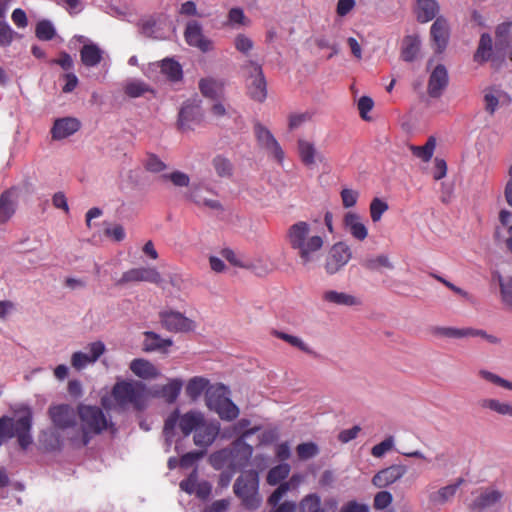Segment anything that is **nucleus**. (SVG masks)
Instances as JSON below:
<instances>
[{"label":"nucleus","instance_id":"obj_1","mask_svg":"<svg viewBox=\"0 0 512 512\" xmlns=\"http://www.w3.org/2000/svg\"><path fill=\"white\" fill-rule=\"evenodd\" d=\"M77 415L80 420V429L68 438L74 448L87 446L93 436L114 426L98 406L80 404L77 407Z\"/></svg>","mask_w":512,"mask_h":512},{"label":"nucleus","instance_id":"obj_2","mask_svg":"<svg viewBox=\"0 0 512 512\" xmlns=\"http://www.w3.org/2000/svg\"><path fill=\"white\" fill-rule=\"evenodd\" d=\"M286 241L297 252L303 265L310 263L324 245V238L306 221H298L289 226Z\"/></svg>","mask_w":512,"mask_h":512},{"label":"nucleus","instance_id":"obj_3","mask_svg":"<svg viewBox=\"0 0 512 512\" xmlns=\"http://www.w3.org/2000/svg\"><path fill=\"white\" fill-rule=\"evenodd\" d=\"M112 396L121 407L131 405L135 410L142 411L147 406L146 385L141 381L117 382L113 386Z\"/></svg>","mask_w":512,"mask_h":512},{"label":"nucleus","instance_id":"obj_4","mask_svg":"<svg viewBox=\"0 0 512 512\" xmlns=\"http://www.w3.org/2000/svg\"><path fill=\"white\" fill-rule=\"evenodd\" d=\"M241 71L249 98L263 103L267 98L268 91L262 66L253 60H247L241 65Z\"/></svg>","mask_w":512,"mask_h":512},{"label":"nucleus","instance_id":"obj_5","mask_svg":"<svg viewBox=\"0 0 512 512\" xmlns=\"http://www.w3.org/2000/svg\"><path fill=\"white\" fill-rule=\"evenodd\" d=\"M233 491L247 509L253 510L260 506L259 476L256 471L249 470L243 472L236 479Z\"/></svg>","mask_w":512,"mask_h":512},{"label":"nucleus","instance_id":"obj_6","mask_svg":"<svg viewBox=\"0 0 512 512\" xmlns=\"http://www.w3.org/2000/svg\"><path fill=\"white\" fill-rule=\"evenodd\" d=\"M159 319L162 327L173 333H186L193 331L195 323L184 314L171 309H165L159 312Z\"/></svg>","mask_w":512,"mask_h":512},{"label":"nucleus","instance_id":"obj_7","mask_svg":"<svg viewBox=\"0 0 512 512\" xmlns=\"http://www.w3.org/2000/svg\"><path fill=\"white\" fill-rule=\"evenodd\" d=\"M254 134L258 145L265 149L279 164H282L285 154L271 131L260 122H256L254 124Z\"/></svg>","mask_w":512,"mask_h":512},{"label":"nucleus","instance_id":"obj_8","mask_svg":"<svg viewBox=\"0 0 512 512\" xmlns=\"http://www.w3.org/2000/svg\"><path fill=\"white\" fill-rule=\"evenodd\" d=\"M433 335L443 338L461 339L467 337H481L492 344L499 343L496 336L487 334L486 331L470 327L456 328V327H435L432 331Z\"/></svg>","mask_w":512,"mask_h":512},{"label":"nucleus","instance_id":"obj_9","mask_svg":"<svg viewBox=\"0 0 512 512\" xmlns=\"http://www.w3.org/2000/svg\"><path fill=\"white\" fill-rule=\"evenodd\" d=\"M49 418L55 428L67 430L77 425V413L69 404L52 405L48 409Z\"/></svg>","mask_w":512,"mask_h":512},{"label":"nucleus","instance_id":"obj_10","mask_svg":"<svg viewBox=\"0 0 512 512\" xmlns=\"http://www.w3.org/2000/svg\"><path fill=\"white\" fill-rule=\"evenodd\" d=\"M86 352L77 351L71 356V365L74 369L80 371L89 364H94L106 351L105 344L98 340L89 343L85 347Z\"/></svg>","mask_w":512,"mask_h":512},{"label":"nucleus","instance_id":"obj_11","mask_svg":"<svg viewBox=\"0 0 512 512\" xmlns=\"http://www.w3.org/2000/svg\"><path fill=\"white\" fill-rule=\"evenodd\" d=\"M131 282H149L159 285L162 277L155 267H138L124 272L116 285L122 286Z\"/></svg>","mask_w":512,"mask_h":512},{"label":"nucleus","instance_id":"obj_12","mask_svg":"<svg viewBox=\"0 0 512 512\" xmlns=\"http://www.w3.org/2000/svg\"><path fill=\"white\" fill-rule=\"evenodd\" d=\"M351 258L350 248L343 242L332 246L326 260L325 269L328 274L337 273Z\"/></svg>","mask_w":512,"mask_h":512},{"label":"nucleus","instance_id":"obj_13","mask_svg":"<svg viewBox=\"0 0 512 512\" xmlns=\"http://www.w3.org/2000/svg\"><path fill=\"white\" fill-rule=\"evenodd\" d=\"M21 413L19 418L16 420V434L18 443L22 449H27L32 443V437L30 430L32 426V411L28 406H22L17 411Z\"/></svg>","mask_w":512,"mask_h":512},{"label":"nucleus","instance_id":"obj_14","mask_svg":"<svg viewBox=\"0 0 512 512\" xmlns=\"http://www.w3.org/2000/svg\"><path fill=\"white\" fill-rule=\"evenodd\" d=\"M448 84V71L443 64H438L429 76L427 93L432 98H440Z\"/></svg>","mask_w":512,"mask_h":512},{"label":"nucleus","instance_id":"obj_15","mask_svg":"<svg viewBox=\"0 0 512 512\" xmlns=\"http://www.w3.org/2000/svg\"><path fill=\"white\" fill-rule=\"evenodd\" d=\"M430 35L436 46L435 52L442 53L446 49L450 37V27L448 21L443 16L436 18L431 26Z\"/></svg>","mask_w":512,"mask_h":512},{"label":"nucleus","instance_id":"obj_16","mask_svg":"<svg viewBox=\"0 0 512 512\" xmlns=\"http://www.w3.org/2000/svg\"><path fill=\"white\" fill-rule=\"evenodd\" d=\"M182 387L183 381L181 379H169L167 384L153 387L151 395L163 399L167 404H173L179 397Z\"/></svg>","mask_w":512,"mask_h":512},{"label":"nucleus","instance_id":"obj_17","mask_svg":"<svg viewBox=\"0 0 512 512\" xmlns=\"http://www.w3.org/2000/svg\"><path fill=\"white\" fill-rule=\"evenodd\" d=\"M406 472L407 468L404 465H391L376 473L372 479V483L378 488H384L402 478Z\"/></svg>","mask_w":512,"mask_h":512},{"label":"nucleus","instance_id":"obj_18","mask_svg":"<svg viewBox=\"0 0 512 512\" xmlns=\"http://www.w3.org/2000/svg\"><path fill=\"white\" fill-rule=\"evenodd\" d=\"M230 452V469L232 472H235L247 466L252 456L253 449L250 445L237 441L233 444Z\"/></svg>","mask_w":512,"mask_h":512},{"label":"nucleus","instance_id":"obj_19","mask_svg":"<svg viewBox=\"0 0 512 512\" xmlns=\"http://www.w3.org/2000/svg\"><path fill=\"white\" fill-rule=\"evenodd\" d=\"M184 36L190 46L197 47L203 52H207L212 48V42L204 37L202 28L196 21H191L187 24Z\"/></svg>","mask_w":512,"mask_h":512},{"label":"nucleus","instance_id":"obj_20","mask_svg":"<svg viewBox=\"0 0 512 512\" xmlns=\"http://www.w3.org/2000/svg\"><path fill=\"white\" fill-rule=\"evenodd\" d=\"M80 129V122L76 118L66 117L57 119L51 129L52 138L61 140L69 137Z\"/></svg>","mask_w":512,"mask_h":512},{"label":"nucleus","instance_id":"obj_21","mask_svg":"<svg viewBox=\"0 0 512 512\" xmlns=\"http://www.w3.org/2000/svg\"><path fill=\"white\" fill-rule=\"evenodd\" d=\"M202 119L201 109L198 105L186 103L182 106L178 115V127L182 131L191 128V124L199 123Z\"/></svg>","mask_w":512,"mask_h":512},{"label":"nucleus","instance_id":"obj_22","mask_svg":"<svg viewBox=\"0 0 512 512\" xmlns=\"http://www.w3.org/2000/svg\"><path fill=\"white\" fill-rule=\"evenodd\" d=\"M343 223L345 228L356 240L364 241L367 238L368 230L357 213L348 212L344 216Z\"/></svg>","mask_w":512,"mask_h":512},{"label":"nucleus","instance_id":"obj_23","mask_svg":"<svg viewBox=\"0 0 512 512\" xmlns=\"http://www.w3.org/2000/svg\"><path fill=\"white\" fill-rule=\"evenodd\" d=\"M130 370L137 377L145 380L156 379L161 375L159 369L154 364L143 358L132 360Z\"/></svg>","mask_w":512,"mask_h":512},{"label":"nucleus","instance_id":"obj_24","mask_svg":"<svg viewBox=\"0 0 512 512\" xmlns=\"http://www.w3.org/2000/svg\"><path fill=\"white\" fill-rule=\"evenodd\" d=\"M229 394L228 388L221 384L217 383L214 385H210L205 393V401L206 405L210 410H215L219 407L224 400H227Z\"/></svg>","mask_w":512,"mask_h":512},{"label":"nucleus","instance_id":"obj_25","mask_svg":"<svg viewBox=\"0 0 512 512\" xmlns=\"http://www.w3.org/2000/svg\"><path fill=\"white\" fill-rule=\"evenodd\" d=\"M322 299L325 302L332 303L338 306H358L361 305V300L351 294L345 292H338L335 290H328L323 293Z\"/></svg>","mask_w":512,"mask_h":512},{"label":"nucleus","instance_id":"obj_26","mask_svg":"<svg viewBox=\"0 0 512 512\" xmlns=\"http://www.w3.org/2000/svg\"><path fill=\"white\" fill-rule=\"evenodd\" d=\"M144 337L143 347L147 352H167V348L173 344V341L170 338L164 339L153 331H145Z\"/></svg>","mask_w":512,"mask_h":512},{"label":"nucleus","instance_id":"obj_27","mask_svg":"<svg viewBox=\"0 0 512 512\" xmlns=\"http://www.w3.org/2000/svg\"><path fill=\"white\" fill-rule=\"evenodd\" d=\"M16 211V197L12 189L0 195V224L6 223Z\"/></svg>","mask_w":512,"mask_h":512},{"label":"nucleus","instance_id":"obj_28","mask_svg":"<svg viewBox=\"0 0 512 512\" xmlns=\"http://www.w3.org/2000/svg\"><path fill=\"white\" fill-rule=\"evenodd\" d=\"M218 434V428L203 422L194 433V444L206 448L213 443Z\"/></svg>","mask_w":512,"mask_h":512},{"label":"nucleus","instance_id":"obj_29","mask_svg":"<svg viewBox=\"0 0 512 512\" xmlns=\"http://www.w3.org/2000/svg\"><path fill=\"white\" fill-rule=\"evenodd\" d=\"M439 11V5L435 0H418L416 4L417 20L427 23L433 20Z\"/></svg>","mask_w":512,"mask_h":512},{"label":"nucleus","instance_id":"obj_30","mask_svg":"<svg viewBox=\"0 0 512 512\" xmlns=\"http://www.w3.org/2000/svg\"><path fill=\"white\" fill-rule=\"evenodd\" d=\"M203 422L204 417L200 412L189 411L180 416L179 428L184 436H188L192 431L195 432Z\"/></svg>","mask_w":512,"mask_h":512},{"label":"nucleus","instance_id":"obj_31","mask_svg":"<svg viewBox=\"0 0 512 512\" xmlns=\"http://www.w3.org/2000/svg\"><path fill=\"white\" fill-rule=\"evenodd\" d=\"M199 89L203 96L217 99L223 94L224 83L214 78H202L199 81Z\"/></svg>","mask_w":512,"mask_h":512},{"label":"nucleus","instance_id":"obj_32","mask_svg":"<svg viewBox=\"0 0 512 512\" xmlns=\"http://www.w3.org/2000/svg\"><path fill=\"white\" fill-rule=\"evenodd\" d=\"M209 386L208 379L201 376H195L188 381L185 392L191 401H196L203 392L206 393Z\"/></svg>","mask_w":512,"mask_h":512},{"label":"nucleus","instance_id":"obj_33","mask_svg":"<svg viewBox=\"0 0 512 512\" xmlns=\"http://www.w3.org/2000/svg\"><path fill=\"white\" fill-rule=\"evenodd\" d=\"M420 50V40L418 36L408 35L403 39L401 57L406 62H412L416 59Z\"/></svg>","mask_w":512,"mask_h":512},{"label":"nucleus","instance_id":"obj_34","mask_svg":"<svg viewBox=\"0 0 512 512\" xmlns=\"http://www.w3.org/2000/svg\"><path fill=\"white\" fill-rule=\"evenodd\" d=\"M82 63L87 67H94L102 60V51L95 44H85L80 51Z\"/></svg>","mask_w":512,"mask_h":512},{"label":"nucleus","instance_id":"obj_35","mask_svg":"<svg viewBox=\"0 0 512 512\" xmlns=\"http://www.w3.org/2000/svg\"><path fill=\"white\" fill-rule=\"evenodd\" d=\"M479 405L483 409H488L501 416L512 417V404L508 402H502L495 398H485L479 402Z\"/></svg>","mask_w":512,"mask_h":512},{"label":"nucleus","instance_id":"obj_36","mask_svg":"<svg viewBox=\"0 0 512 512\" xmlns=\"http://www.w3.org/2000/svg\"><path fill=\"white\" fill-rule=\"evenodd\" d=\"M436 148V138L430 136L423 146L410 145L409 149L412 154L421 159L423 162H429Z\"/></svg>","mask_w":512,"mask_h":512},{"label":"nucleus","instance_id":"obj_37","mask_svg":"<svg viewBox=\"0 0 512 512\" xmlns=\"http://www.w3.org/2000/svg\"><path fill=\"white\" fill-rule=\"evenodd\" d=\"M492 52V38L484 33L480 37L478 48L474 54V61L478 63L486 62L490 59Z\"/></svg>","mask_w":512,"mask_h":512},{"label":"nucleus","instance_id":"obj_38","mask_svg":"<svg viewBox=\"0 0 512 512\" xmlns=\"http://www.w3.org/2000/svg\"><path fill=\"white\" fill-rule=\"evenodd\" d=\"M300 481V477L293 475L289 481L280 483L277 489L269 496L268 503L276 506L282 497L290 490L291 486L296 487Z\"/></svg>","mask_w":512,"mask_h":512},{"label":"nucleus","instance_id":"obj_39","mask_svg":"<svg viewBox=\"0 0 512 512\" xmlns=\"http://www.w3.org/2000/svg\"><path fill=\"white\" fill-rule=\"evenodd\" d=\"M161 72L166 75L171 81H179L182 78V67L173 59H164L161 62Z\"/></svg>","mask_w":512,"mask_h":512},{"label":"nucleus","instance_id":"obj_40","mask_svg":"<svg viewBox=\"0 0 512 512\" xmlns=\"http://www.w3.org/2000/svg\"><path fill=\"white\" fill-rule=\"evenodd\" d=\"M290 473V465L286 463L279 464L271 468L267 474V483L269 485H277L286 479Z\"/></svg>","mask_w":512,"mask_h":512},{"label":"nucleus","instance_id":"obj_41","mask_svg":"<svg viewBox=\"0 0 512 512\" xmlns=\"http://www.w3.org/2000/svg\"><path fill=\"white\" fill-rule=\"evenodd\" d=\"M298 150L301 161L306 166H311L315 163L316 149L314 145L306 140L300 139L298 141Z\"/></svg>","mask_w":512,"mask_h":512},{"label":"nucleus","instance_id":"obj_42","mask_svg":"<svg viewBox=\"0 0 512 512\" xmlns=\"http://www.w3.org/2000/svg\"><path fill=\"white\" fill-rule=\"evenodd\" d=\"M124 92L130 98H137L143 96L147 92H153V90L145 82L134 80L128 82L124 86Z\"/></svg>","mask_w":512,"mask_h":512},{"label":"nucleus","instance_id":"obj_43","mask_svg":"<svg viewBox=\"0 0 512 512\" xmlns=\"http://www.w3.org/2000/svg\"><path fill=\"white\" fill-rule=\"evenodd\" d=\"M221 419L231 421L238 417L239 415V409L238 407L232 402L230 398H227V400H224V403H222L217 409L214 410Z\"/></svg>","mask_w":512,"mask_h":512},{"label":"nucleus","instance_id":"obj_44","mask_svg":"<svg viewBox=\"0 0 512 512\" xmlns=\"http://www.w3.org/2000/svg\"><path fill=\"white\" fill-rule=\"evenodd\" d=\"M271 334L273 336H275L276 338L281 339V340L287 342L291 346L296 347V348H298L299 350H301V351H303L305 353H312V351L308 347V345L306 343H304V341L301 338L297 337V336H293V335H290V334H287L285 332L278 331V330H273L271 332Z\"/></svg>","mask_w":512,"mask_h":512},{"label":"nucleus","instance_id":"obj_45","mask_svg":"<svg viewBox=\"0 0 512 512\" xmlns=\"http://www.w3.org/2000/svg\"><path fill=\"white\" fill-rule=\"evenodd\" d=\"M213 167L219 177H230L233 174V165L231 161L221 155L214 157Z\"/></svg>","mask_w":512,"mask_h":512},{"label":"nucleus","instance_id":"obj_46","mask_svg":"<svg viewBox=\"0 0 512 512\" xmlns=\"http://www.w3.org/2000/svg\"><path fill=\"white\" fill-rule=\"evenodd\" d=\"M56 34L55 28L48 20H41L36 24L35 35L39 40L49 41Z\"/></svg>","mask_w":512,"mask_h":512},{"label":"nucleus","instance_id":"obj_47","mask_svg":"<svg viewBox=\"0 0 512 512\" xmlns=\"http://www.w3.org/2000/svg\"><path fill=\"white\" fill-rule=\"evenodd\" d=\"M362 266L370 271H377L380 267L393 269V264L390 262L388 256L378 255L377 257L367 258L362 262Z\"/></svg>","mask_w":512,"mask_h":512},{"label":"nucleus","instance_id":"obj_48","mask_svg":"<svg viewBox=\"0 0 512 512\" xmlns=\"http://www.w3.org/2000/svg\"><path fill=\"white\" fill-rule=\"evenodd\" d=\"M501 497V493L497 490L485 491L475 501V506L478 508L491 506L498 502L501 499Z\"/></svg>","mask_w":512,"mask_h":512},{"label":"nucleus","instance_id":"obj_49","mask_svg":"<svg viewBox=\"0 0 512 512\" xmlns=\"http://www.w3.org/2000/svg\"><path fill=\"white\" fill-rule=\"evenodd\" d=\"M229 457H231L230 449H222L211 455L210 463L216 469H221L223 466L230 468Z\"/></svg>","mask_w":512,"mask_h":512},{"label":"nucleus","instance_id":"obj_50","mask_svg":"<svg viewBox=\"0 0 512 512\" xmlns=\"http://www.w3.org/2000/svg\"><path fill=\"white\" fill-rule=\"evenodd\" d=\"M16 434V421L8 416H2L0 418V437L1 438H13Z\"/></svg>","mask_w":512,"mask_h":512},{"label":"nucleus","instance_id":"obj_51","mask_svg":"<svg viewBox=\"0 0 512 512\" xmlns=\"http://www.w3.org/2000/svg\"><path fill=\"white\" fill-rule=\"evenodd\" d=\"M304 512H324L321 508V500L317 494L307 495L301 502Z\"/></svg>","mask_w":512,"mask_h":512},{"label":"nucleus","instance_id":"obj_52","mask_svg":"<svg viewBox=\"0 0 512 512\" xmlns=\"http://www.w3.org/2000/svg\"><path fill=\"white\" fill-rule=\"evenodd\" d=\"M388 210V204L379 198H374L370 203V216L373 222H378Z\"/></svg>","mask_w":512,"mask_h":512},{"label":"nucleus","instance_id":"obj_53","mask_svg":"<svg viewBox=\"0 0 512 512\" xmlns=\"http://www.w3.org/2000/svg\"><path fill=\"white\" fill-rule=\"evenodd\" d=\"M163 180H169L176 187H187L190 183L189 176L181 171H174L169 174H163L161 176Z\"/></svg>","mask_w":512,"mask_h":512},{"label":"nucleus","instance_id":"obj_54","mask_svg":"<svg viewBox=\"0 0 512 512\" xmlns=\"http://www.w3.org/2000/svg\"><path fill=\"white\" fill-rule=\"evenodd\" d=\"M479 374L483 379H485L499 387H502V388L512 391V381H508V380L498 376L497 374H494L487 370H481L479 372Z\"/></svg>","mask_w":512,"mask_h":512},{"label":"nucleus","instance_id":"obj_55","mask_svg":"<svg viewBox=\"0 0 512 512\" xmlns=\"http://www.w3.org/2000/svg\"><path fill=\"white\" fill-rule=\"evenodd\" d=\"M16 32L12 30L9 24L0 20V47H8L14 40Z\"/></svg>","mask_w":512,"mask_h":512},{"label":"nucleus","instance_id":"obj_56","mask_svg":"<svg viewBox=\"0 0 512 512\" xmlns=\"http://www.w3.org/2000/svg\"><path fill=\"white\" fill-rule=\"evenodd\" d=\"M234 45L237 51L244 55H248L254 47V42L245 34H238L234 39Z\"/></svg>","mask_w":512,"mask_h":512},{"label":"nucleus","instance_id":"obj_57","mask_svg":"<svg viewBox=\"0 0 512 512\" xmlns=\"http://www.w3.org/2000/svg\"><path fill=\"white\" fill-rule=\"evenodd\" d=\"M297 455L302 460L310 459L317 455L318 447L312 442L301 443L297 446Z\"/></svg>","mask_w":512,"mask_h":512},{"label":"nucleus","instance_id":"obj_58","mask_svg":"<svg viewBox=\"0 0 512 512\" xmlns=\"http://www.w3.org/2000/svg\"><path fill=\"white\" fill-rule=\"evenodd\" d=\"M180 423L179 410H174L165 420L163 433L167 438H171L174 435V429L177 423Z\"/></svg>","mask_w":512,"mask_h":512},{"label":"nucleus","instance_id":"obj_59","mask_svg":"<svg viewBox=\"0 0 512 512\" xmlns=\"http://www.w3.org/2000/svg\"><path fill=\"white\" fill-rule=\"evenodd\" d=\"M464 482L462 478H459L456 483L442 487L438 491V497L441 502H446L451 499L457 492L459 486Z\"/></svg>","mask_w":512,"mask_h":512},{"label":"nucleus","instance_id":"obj_60","mask_svg":"<svg viewBox=\"0 0 512 512\" xmlns=\"http://www.w3.org/2000/svg\"><path fill=\"white\" fill-rule=\"evenodd\" d=\"M499 284L503 302L512 307V277L505 281L499 277Z\"/></svg>","mask_w":512,"mask_h":512},{"label":"nucleus","instance_id":"obj_61","mask_svg":"<svg viewBox=\"0 0 512 512\" xmlns=\"http://www.w3.org/2000/svg\"><path fill=\"white\" fill-rule=\"evenodd\" d=\"M373 106H374V101L369 96H362L358 100L357 107L359 110L360 117L363 120H365V121L370 120V117L367 114H368V112H370L372 110Z\"/></svg>","mask_w":512,"mask_h":512},{"label":"nucleus","instance_id":"obj_62","mask_svg":"<svg viewBox=\"0 0 512 512\" xmlns=\"http://www.w3.org/2000/svg\"><path fill=\"white\" fill-rule=\"evenodd\" d=\"M393 500V496L388 491H380L374 497V508L377 510H383L387 508Z\"/></svg>","mask_w":512,"mask_h":512},{"label":"nucleus","instance_id":"obj_63","mask_svg":"<svg viewBox=\"0 0 512 512\" xmlns=\"http://www.w3.org/2000/svg\"><path fill=\"white\" fill-rule=\"evenodd\" d=\"M205 455V451H191L188 453H185L180 458V466L182 468H189L194 465L196 461L201 459Z\"/></svg>","mask_w":512,"mask_h":512},{"label":"nucleus","instance_id":"obj_64","mask_svg":"<svg viewBox=\"0 0 512 512\" xmlns=\"http://www.w3.org/2000/svg\"><path fill=\"white\" fill-rule=\"evenodd\" d=\"M359 193L355 190L345 188L341 191L342 204L345 208H351L356 205Z\"/></svg>","mask_w":512,"mask_h":512}]
</instances>
